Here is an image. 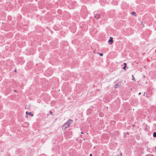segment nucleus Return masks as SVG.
<instances>
[{"mask_svg": "<svg viewBox=\"0 0 156 156\" xmlns=\"http://www.w3.org/2000/svg\"><path fill=\"white\" fill-rule=\"evenodd\" d=\"M73 121L72 119H69L67 122L65 123L62 126L63 130H65L66 128L69 127L70 124L73 123Z\"/></svg>", "mask_w": 156, "mask_h": 156, "instance_id": "obj_1", "label": "nucleus"}, {"mask_svg": "<svg viewBox=\"0 0 156 156\" xmlns=\"http://www.w3.org/2000/svg\"><path fill=\"white\" fill-rule=\"evenodd\" d=\"M94 17L96 19H98L100 18V16L99 14L97 13L96 15L94 14Z\"/></svg>", "mask_w": 156, "mask_h": 156, "instance_id": "obj_2", "label": "nucleus"}, {"mask_svg": "<svg viewBox=\"0 0 156 156\" xmlns=\"http://www.w3.org/2000/svg\"><path fill=\"white\" fill-rule=\"evenodd\" d=\"M108 43L111 44H112L113 42V38L112 37H110V39L108 41Z\"/></svg>", "mask_w": 156, "mask_h": 156, "instance_id": "obj_3", "label": "nucleus"}, {"mask_svg": "<svg viewBox=\"0 0 156 156\" xmlns=\"http://www.w3.org/2000/svg\"><path fill=\"white\" fill-rule=\"evenodd\" d=\"M121 85V83H117L114 86V88L115 89L117 88L119 86H120Z\"/></svg>", "mask_w": 156, "mask_h": 156, "instance_id": "obj_4", "label": "nucleus"}, {"mask_svg": "<svg viewBox=\"0 0 156 156\" xmlns=\"http://www.w3.org/2000/svg\"><path fill=\"white\" fill-rule=\"evenodd\" d=\"M26 115H27L28 114L29 115H31V116H33V115H34L33 114H32V112H26Z\"/></svg>", "mask_w": 156, "mask_h": 156, "instance_id": "obj_5", "label": "nucleus"}, {"mask_svg": "<svg viewBox=\"0 0 156 156\" xmlns=\"http://www.w3.org/2000/svg\"><path fill=\"white\" fill-rule=\"evenodd\" d=\"M153 135L154 137H156V132L154 133Z\"/></svg>", "mask_w": 156, "mask_h": 156, "instance_id": "obj_6", "label": "nucleus"}, {"mask_svg": "<svg viewBox=\"0 0 156 156\" xmlns=\"http://www.w3.org/2000/svg\"><path fill=\"white\" fill-rule=\"evenodd\" d=\"M126 66H124V67L123 68V69H124L125 71L126 70Z\"/></svg>", "mask_w": 156, "mask_h": 156, "instance_id": "obj_7", "label": "nucleus"}, {"mask_svg": "<svg viewBox=\"0 0 156 156\" xmlns=\"http://www.w3.org/2000/svg\"><path fill=\"white\" fill-rule=\"evenodd\" d=\"M98 54H99L101 56H102L103 55V54H102V53H99V52H98Z\"/></svg>", "mask_w": 156, "mask_h": 156, "instance_id": "obj_8", "label": "nucleus"}, {"mask_svg": "<svg viewBox=\"0 0 156 156\" xmlns=\"http://www.w3.org/2000/svg\"><path fill=\"white\" fill-rule=\"evenodd\" d=\"M132 80H134L135 81V79H134V77H133V75H132Z\"/></svg>", "mask_w": 156, "mask_h": 156, "instance_id": "obj_9", "label": "nucleus"}, {"mask_svg": "<svg viewBox=\"0 0 156 156\" xmlns=\"http://www.w3.org/2000/svg\"><path fill=\"white\" fill-rule=\"evenodd\" d=\"M147 93H146L145 92H144V96H146V97H147Z\"/></svg>", "mask_w": 156, "mask_h": 156, "instance_id": "obj_10", "label": "nucleus"}, {"mask_svg": "<svg viewBox=\"0 0 156 156\" xmlns=\"http://www.w3.org/2000/svg\"><path fill=\"white\" fill-rule=\"evenodd\" d=\"M135 14V12H132V13H131V14L132 15H133Z\"/></svg>", "mask_w": 156, "mask_h": 156, "instance_id": "obj_11", "label": "nucleus"}, {"mask_svg": "<svg viewBox=\"0 0 156 156\" xmlns=\"http://www.w3.org/2000/svg\"><path fill=\"white\" fill-rule=\"evenodd\" d=\"M100 115L102 117L103 116V114H101V113H100Z\"/></svg>", "mask_w": 156, "mask_h": 156, "instance_id": "obj_12", "label": "nucleus"}, {"mask_svg": "<svg viewBox=\"0 0 156 156\" xmlns=\"http://www.w3.org/2000/svg\"><path fill=\"white\" fill-rule=\"evenodd\" d=\"M124 65V66H126V63H123Z\"/></svg>", "mask_w": 156, "mask_h": 156, "instance_id": "obj_13", "label": "nucleus"}, {"mask_svg": "<svg viewBox=\"0 0 156 156\" xmlns=\"http://www.w3.org/2000/svg\"><path fill=\"white\" fill-rule=\"evenodd\" d=\"M14 91L15 92H16V90H14Z\"/></svg>", "mask_w": 156, "mask_h": 156, "instance_id": "obj_14", "label": "nucleus"}, {"mask_svg": "<svg viewBox=\"0 0 156 156\" xmlns=\"http://www.w3.org/2000/svg\"><path fill=\"white\" fill-rule=\"evenodd\" d=\"M120 156H122V154L121 153H120Z\"/></svg>", "mask_w": 156, "mask_h": 156, "instance_id": "obj_15", "label": "nucleus"}, {"mask_svg": "<svg viewBox=\"0 0 156 156\" xmlns=\"http://www.w3.org/2000/svg\"><path fill=\"white\" fill-rule=\"evenodd\" d=\"M90 156H92V154H90Z\"/></svg>", "mask_w": 156, "mask_h": 156, "instance_id": "obj_16", "label": "nucleus"}, {"mask_svg": "<svg viewBox=\"0 0 156 156\" xmlns=\"http://www.w3.org/2000/svg\"><path fill=\"white\" fill-rule=\"evenodd\" d=\"M81 134H83V132H81Z\"/></svg>", "mask_w": 156, "mask_h": 156, "instance_id": "obj_17", "label": "nucleus"}, {"mask_svg": "<svg viewBox=\"0 0 156 156\" xmlns=\"http://www.w3.org/2000/svg\"><path fill=\"white\" fill-rule=\"evenodd\" d=\"M140 94H141V93H140H140H139V95H140Z\"/></svg>", "mask_w": 156, "mask_h": 156, "instance_id": "obj_18", "label": "nucleus"}, {"mask_svg": "<svg viewBox=\"0 0 156 156\" xmlns=\"http://www.w3.org/2000/svg\"><path fill=\"white\" fill-rule=\"evenodd\" d=\"M15 71L16 72V69L15 70Z\"/></svg>", "mask_w": 156, "mask_h": 156, "instance_id": "obj_19", "label": "nucleus"}, {"mask_svg": "<svg viewBox=\"0 0 156 156\" xmlns=\"http://www.w3.org/2000/svg\"><path fill=\"white\" fill-rule=\"evenodd\" d=\"M144 77H145V76H144Z\"/></svg>", "mask_w": 156, "mask_h": 156, "instance_id": "obj_20", "label": "nucleus"}, {"mask_svg": "<svg viewBox=\"0 0 156 156\" xmlns=\"http://www.w3.org/2000/svg\"><path fill=\"white\" fill-rule=\"evenodd\" d=\"M50 113H51H51H52V112H50Z\"/></svg>", "mask_w": 156, "mask_h": 156, "instance_id": "obj_21", "label": "nucleus"}]
</instances>
